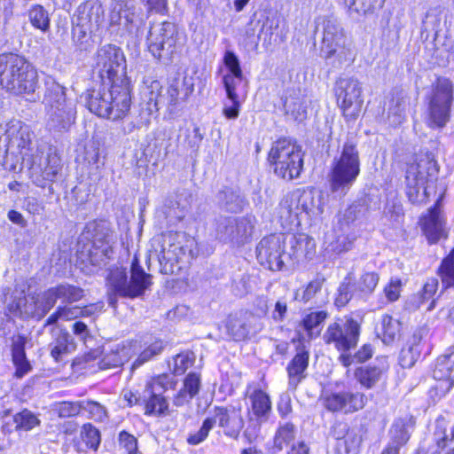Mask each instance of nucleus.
<instances>
[{
  "instance_id": "1",
  "label": "nucleus",
  "mask_w": 454,
  "mask_h": 454,
  "mask_svg": "<svg viewBox=\"0 0 454 454\" xmlns=\"http://www.w3.org/2000/svg\"><path fill=\"white\" fill-rule=\"evenodd\" d=\"M94 60V68L103 84L88 91V108L102 118L123 119L131 105V87L126 76L124 54L120 48L106 44L98 49Z\"/></svg>"
},
{
  "instance_id": "2",
  "label": "nucleus",
  "mask_w": 454,
  "mask_h": 454,
  "mask_svg": "<svg viewBox=\"0 0 454 454\" xmlns=\"http://www.w3.org/2000/svg\"><path fill=\"white\" fill-rule=\"evenodd\" d=\"M0 85L15 95H34L38 88L37 71L20 55L1 54Z\"/></svg>"
},
{
  "instance_id": "3",
  "label": "nucleus",
  "mask_w": 454,
  "mask_h": 454,
  "mask_svg": "<svg viewBox=\"0 0 454 454\" xmlns=\"http://www.w3.org/2000/svg\"><path fill=\"white\" fill-rule=\"evenodd\" d=\"M360 166L359 152L356 145L351 142H346L340 155L333 159L328 174L331 192L340 197H344L360 175Z\"/></svg>"
},
{
  "instance_id": "4",
  "label": "nucleus",
  "mask_w": 454,
  "mask_h": 454,
  "mask_svg": "<svg viewBox=\"0 0 454 454\" xmlns=\"http://www.w3.org/2000/svg\"><path fill=\"white\" fill-rule=\"evenodd\" d=\"M43 104L47 114L46 126L51 131L67 130L74 122L76 116L75 104L66 97V88L56 82H46Z\"/></svg>"
},
{
  "instance_id": "5",
  "label": "nucleus",
  "mask_w": 454,
  "mask_h": 454,
  "mask_svg": "<svg viewBox=\"0 0 454 454\" xmlns=\"http://www.w3.org/2000/svg\"><path fill=\"white\" fill-rule=\"evenodd\" d=\"M109 286V304L115 307L116 295L135 298L140 296L152 284L151 275L146 274L135 259L131 265L130 277L122 268L111 270L107 278Z\"/></svg>"
},
{
  "instance_id": "6",
  "label": "nucleus",
  "mask_w": 454,
  "mask_h": 454,
  "mask_svg": "<svg viewBox=\"0 0 454 454\" xmlns=\"http://www.w3.org/2000/svg\"><path fill=\"white\" fill-rule=\"evenodd\" d=\"M268 160L275 174L286 180L298 177L303 167L300 146L286 138L278 139L272 144Z\"/></svg>"
},
{
  "instance_id": "7",
  "label": "nucleus",
  "mask_w": 454,
  "mask_h": 454,
  "mask_svg": "<svg viewBox=\"0 0 454 454\" xmlns=\"http://www.w3.org/2000/svg\"><path fill=\"white\" fill-rule=\"evenodd\" d=\"M322 51L326 59L335 57L340 65L350 64L356 58L352 41L335 19L327 18L323 21Z\"/></svg>"
},
{
  "instance_id": "8",
  "label": "nucleus",
  "mask_w": 454,
  "mask_h": 454,
  "mask_svg": "<svg viewBox=\"0 0 454 454\" xmlns=\"http://www.w3.org/2000/svg\"><path fill=\"white\" fill-rule=\"evenodd\" d=\"M453 83L444 77L436 80L428 98L426 124L431 129H442L450 118Z\"/></svg>"
},
{
  "instance_id": "9",
  "label": "nucleus",
  "mask_w": 454,
  "mask_h": 454,
  "mask_svg": "<svg viewBox=\"0 0 454 454\" xmlns=\"http://www.w3.org/2000/svg\"><path fill=\"white\" fill-rule=\"evenodd\" d=\"M436 172L435 162L423 156L408 166L406 171V193L412 203L425 202L429 196L430 178Z\"/></svg>"
},
{
  "instance_id": "10",
  "label": "nucleus",
  "mask_w": 454,
  "mask_h": 454,
  "mask_svg": "<svg viewBox=\"0 0 454 454\" xmlns=\"http://www.w3.org/2000/svg\"><path fill=\"white\" fill-rule=\"evenodd\" d=\"M337 103L347 121H355L361 114L364 98L361 82L354 77H341L336 82Z\"/></svg>"
},
{
  "instance_id": "11",
  "label": "nucleus",
  "mask_w": 454,
  "mask_h": 454,
  "mask_svg": "<svg viewBox=\"0 0 454 454\" xmlns=\"http://www.w3.org/2000/svg\"><path fill=\"white\" fill-rule=\"evenodd\" d=\"M184 235L168 234L163 238L162 248L158 254V260L161 266V272L164 274H177L183 268V263L191 256L187 254L188 243L192 244V239H186L185 245L183 241ZM191 253V250H189Z\"/></svg>"
},
{
  "instance_id": "12",
  "label": "nucleus",
  "mask_w": 454,
  "mask_h": 454,
  "mask_svg": "<svg viewBox=\"0 0 454 454\" xmlns=\"http://www.w3.org/2000/svg\"><path fill=\"white\" fill-rule=\"evenodd\" d=\"M360 335V325L353 318L338 319L328 325L323 340L340 352H348L356 347Z\"/></svg>"
},
{
  "instance_id": "13",
  "label": "nucleus",
  "mask_w": 454,
  "mask_h": 454,
  "mask_svg": "<svg viewBox=\"0 0 454 454\" xmlns=\"http://www.w3.org/2000/svg\"><path fill=\"white\" fill-rule=\"evenodd\" d=\"M306 212L322 214L324 207L320 202V196L316 200L312 192H306L299 196L297 193L286 194L279 203L278 215L282 225L288 227L297 221L299 215V203Z\"/></svg>"
},
{
  "instance_id": "14",
  "label": "nucleus",
  "mask_w": 454,
  "mask_h": 454,
  "mask_svg": "<svg viewBox=\"0 0 454 454\" xmlns=\"http://www.w3.org/2000/svg\"><path fill=\"white\" fill-rule=\"evenodd\" d=\"M176 27L171 22L153 25L147 38L150 52L158 59L170 60L176 51Z\"/></svg>"
},
{
  "instance_id": "15",
  "label": "nucleus",
  "mask_w": 454,
  "mask_h": 454,
  "mask_svg": "<svg viewBox=\"0 0 454 454\" xmlns=\"http://www.w3.org/2000/svg\"><path fill=\"white\" fill-rule=\"evenodd\" d=\"M73 25L81 29L82 35L97 31L104 21V9L99 0H86L76 9Z\"/></svg>"
},
{
  "instance_id": "16",
  "label": "nucleus",
  "mask_w": 454,
  "mask_h": 454,
  "mask_svg": "<svg viewBox=\"0 0 454 454\" xmlns=\"http://www.w3.org/2000/svg\"><path fill=\"white\" fill-rule=\"evenodd\" d=\"M29 165L31 177L38 186H43V181H53L61 169L60 157L55 153H49L43 156L39 153L33 154L32 159L27 160Z\"/></svg>"
},
{
  "instance_id": "17",
  "label": "nucleus",
  "mask_w": 454,
  "mask_h": 454,
  "mask_svg": "<svg viewBox=\"0 0 454 454\" xmlns=\"http://www.w3.org/2000/svg\"><path fill=\"white\" fill-rule=\"evenodd\" d=\"M285 242L279 235L263 238L257 246V259L270 270H280L284 266Z\"/></svg>"
},
{
  "instance_id": "18",
  "label": "nucleus",
  "mask_w": 454,
  "mask_h": 454,
  "mask_svg": "<svg viewBox=\"0 0 454 454\" xmlns=\"http://www.w3.org/2000/svg\"><path fill=\"white\" fill-rule=\"evenodd\" d=\"M207 419L211 420L212 428L217 424L226 435L235 438L244 425L240 409L233 406L215 407L213 413Z\"/></svg>"
},
{
  "instance_id": "19",
  "label": "nucleus",
  "mask_w": 454,
  "mask_h": 454,
  "mask_svg": "<svg viewBox=\"0 0 454 454\" xmlns=\"http://www.w3.org/2000/svg\"><path fill=\"white\" fill-rule=\"evenodd\" d=\"M193 90L194 83L192 77H176L169 82L166 92L161 96V101L163 105L174 107L185 102Z\"/></svg>"
},
{
  "instance_id": "20",
  "label": "nucleus",
  "mask_w": 454,
  "mask_h": 454,
  "mask_svg": "<svg viewBox=\"0 0 454 454\" xmlns=\"http://www.w3.org/2000/svg\"><path fill=\"white\" fill-rule=\"evenodd\" d=\"M422 230L429 243H436L446 237L444 220L440 209L434 207L421 220Z\"/></svg>"
},
{
  "instance_id": "21",
  "label": "nucleus",
  "mask_w": 454,
  "mask_h": 454,
  "mask_svg": "<svg viewBox=\"0 0 454 454\" xmlns=\"http://www.w3.org/2000/svg\"><path fill=\"white\" fill-rule=\"evenodd\" d=\"M103 303L90 304L85 307L79 306H64L59 307L58 310L52 313L47 319L46 324H55L58 320H73L79 317H89L97 312L101 311Z\"/></svg>"
},
{
  "instance_id": "22",
  "label": "nucleus",
  "mask_w": 454,
  "mask_h": 454,
  "mask_svg": "<svg viewBox=\"0 0 454 454\" xmlns=\"http://www.w3.org/2000/svg\"><path fill=\"white\" fill-rule=\"evenodd\" d=\"M247 224L246 220H241L239 223L230 217L219 216L215 219V237L216 239L226 241L237 237H243L246 234H240V229Z\"/></svg>"
},
{
  "instance_id": "23",
  "label": "nucleus",
  "mask_w": 454,
  "mask_h": 454,
  "mask_svg": "<svg viewBox=\"0 0 454 454\" xmlns=\"http://www.w3.org/2000/svg\"><path fill=\"white\" fill-rule=\"evenodd\" d=\"M309 351L305 347H301L298 348L296 355L287 366L289 385L294 388L304 378V372L309 364Z\"/></svg>"
},
{
  "instance_id": "24",
  "label": "nucleus",
  "mask_w": 454,
  "mask_h": 454,
  "mask_svg": "<svg viewBox=\"0 0 454 454\" xmlns=\"http://www.w3.org/2000/svg\"><path fill=\"white\" fill-rule=\"evenodd\" d=\"M387 369V361L383 358L379 361V365L357 368L355 372V378L363 387L370 389L380 380Z\"/></svg>"
},
{
  "instance_id": "25",
  "label": "nucleus",
  "mask_w": 454,
  "mask_h": 454,
  "mask_svg": "<svg viewBox=\"0 0 454 454\" xmlns=\"http://www.w3.org/2000/svg\"><path fill=\"white\" fill-rule=\"evenodd\" d=\"M291 256L297 261L310 260L316 254V242L306 234H299L291 241Z\"/></svg>"
},
{
  "instance_id": "26",
  "label": "nucleus",
  "mask_w": 454,
  "mask_h": 454,
  "mask_svg": "<svg viewBox=\"0 0 454 454\" xmlns=\"http://www.w3.org/2000/svg\"><path fill=\"white\" fill-rule=\"evenodd\" d=\"M27 339L24 336L18 335L12 340V361L16 366L15 375L22 378L31 370V365L26 358L25 345Z\"/></svg>"
},
{
  "instance_id": "27",
  "label": "nucleus",
  "mask_w": 454,
  "mask_h": 454,
  "mask_svg": "<svg viewBox=\"0 0 454 454\" xmlns=\"http://www.w3.org/2000/svg\"><path fill=\"white\" fill-rule=\"evenodd\" d=\"M200 389V377L197 373H189L184 380V387L174 399L176 406H182L192 399Z\"/></svg>"
},
{
  "instance_id": "28",
  "label": "nucleus",
  "mask_w": 454,
  "mask_h": 454,
  "mask_svg": "<svg viewBox=\"0 0 454 454\" xmlns=\"http://www.w3.org/2000/svg\"><path fill=\"white\" fill-rule=\"evenodd\" d=\"M253 414L261 421H265L271 411L270 396L261 389L254 390L249 396Z\"/></svg>"
},
{
  "instance_id": "29",
  "label": "nucleus",
  "mask_w": 454,
  "mask_h": 454,
  "mask_svg": "<svg viewBox=\"0 0 454 454\" xmlns=\"http://www.w3.org/2000/svg\"><path fill=\"white\" fill-rule=\"evenodd\" d=\"M253 318L247 314L231 316L226 325L229 335L236 340H245L249 334V323Z\"/></svg>"
},
{
  "instance_id": "30",
  "label": "nucleus",
  "mask_w": 454,
  "mask_h": 454,
  "mask_svg": "<svg viewBox=\"0 0 454 454\" xmlns=\"http://www.w3.org/2000/svg\"><path fill=\"white\" fill-rule=\"evenodd\" d=\"M434 439L439 448H445L454 441V424H450L444 418L440 417L435 421Z\"/></svg>"
},
{
  "instance_id": "31",
  "label": "nucleus",
  "mask_w": 454,
  "mask_h": 454,
  "mask_svg": "<svg viewBox=\"0 0 454 454\" xmlns=\"http://www.w3.org/2000/svg\"><path fill=\"white\" fill-rule=\"evenodd\" d=\"M296 427L291 422L280 424L276 431L273 444L276 449L282 450L294 442Z\"/></svg>"
},
{
  "instance_id": "32",
  "label": "nucleus",
  "mask_w": 454,
  "mask_h": 454,
  "mask_svg": "<svg viewBox=\"0 0 454 454\" xmlns=\"http://www.w3.org/2000/svg\"><path fill=\"white\" fill-rule=\"evenodd\" d=\"M121 12H125V21H123V26L125 27L134 24L139 20L134 6H129L127 4L116 3L110 12V21L112 24L121 25Z\"/></svg>"
},
{
  "instance_id": "33",
  "label": "nucleus",
  "mask_w": 454,
  "mask_h": 454,
  "mask_svg": "<svg viewBox=\"0 0 454 454\" xmlns=\"http://www.w3.org/2000/svg\"><path fill=\"white\" fill-rule=\"evenodd\" d=\"M401 324L389 315H384L381 317L379 335L386 344L392 343L400 335Z\"/></svg>"
},
{
  "instance_id": "34",
  "label": "nucleus",
  "mask_w": 454,
  "mask_h": 454,
  "mask_svg": "<svg viewBox=\"0 0 454 454\" xmlns=\"http://www.w3.org/2000/svg\"><path fill=\"white\" fill-rule=\"evenodd\" d=\"M454 359L451 356H442L437 360L433 371V377L436 380H446L449 387L454 384Z\"/></svg>"
},
{
  "instance_id": "35",
  "label": "nucleus",
  "mask_w": 454,
  "mask_h": 454,
  "mask_svg": "<svg viewBox=\"0 0 454 454\" xmlns=\"http://www.w3.org/2000/svg\"><path fill=\"white\" fill-rule=\"evenodd\" d=\"M82 442L78 443V448L82 451L88 450H96L100 442L99 431L90 424H85L81 431Z\"/></svg>"
},
{
  "instance_id": "36",
  "label": "nucleus",
  "mask_w": 454,
  "mask_h": 454,
  "mask_svg": "<svg viewBox=\"0 0 454 454\" xmlns=\"http://www.w3.org/2000/svg\"><path fill=\"white\" fill-rule=\"evenodd\" d=\"M343 413H354L361 411L367 403V396L361 392L344 391Z\"/></svg>"
},
{
  "instance_id": "37",
  "label": "nucleus",
  "mask_w": 454,
  "mask_h": 454,
  "mask_svg": "<svg viewBox=\"0 0 454 454\" xmlns=\"http://www.w3.org/2000/svg\"><path fill=\"white\" fill-rule=\"evenodd\" d=\"M145 88L144 90L145 97L148 99L149 110L152 111L151 106H153L155 110H158L160 105H163L161 101L162 86L157 80L147 79L145 82Z\"/></svg>"
},
{
  "instance_id": "38",
  "label": "nucleus",
  "mask_w": 454,
  "mask_h": 454,
  "mask_svg": "<svg viewBox=\"0 0 454 454\" xmlns=\"http://www.w3.org/2000/svg\"><path fill=\"white\" fill-rule=\"evenodd\" d=\"M28 18L31 25L41 30L47 32L50 28V18L46 10L41 5L33 6L28 12Z\"/></svg>"
},
{
  "instance_id": "39",
  "label": "nucleus",
  "mask_w": 454,
  "mask_h": 454,
  "mask_svg": "<svg viewBox=\"0 0 454 454\" xmlns=\"http://www.w3.org/2000/svg\"><path fill=\"white\" fill-rule=\"evenodd\" d=\"M438 276L444 288L454 287V250L442 262Z\"/></svg>"
},
{
  "instance_id": "40",
  "label": "nucleus",
  "mask_w": 454,
  "mask_h": 454,
  "mask_svg": "<svg viewBox=\"0 0 454 454\" xmlns=\"http://www.w3.org/2000/svg\"><path fill=\"white\" fill-rule=\"evenodd\" d=\"M380 277L376 272H365L355 283V291L361 295H369L376 288Z\"/></svg>"
},
{
  "instance_id": "41",
  "label": "nucleus",
  "mask_w": 454,
  "mask_h": 454,
  "mask_svg": "<svg viewBox=\"0 0 454 454\" xmlns=\"http://www.w3.org/2000/svg\"><path fill=\"white\" fill-rule=\"evenodd\" d=\"M284 106L286 114L297 121H303L307 117L306 102L301 98H287Z\"/></svg>"
},
{
  "instance_id": "42",
  "label": "nucleus",
  "mask_w": 454,
  "mask_h": 454,
  "mask_svg": "<svg viewBox=\"0 0 454 454\" xmlns=\"http://www.w3.org/2000/svg\"><path fill=\"white\" fill-rule=\"evenodd\" d=\"M144 345L145 347L143 351L140 352L133 366H139L143 364L144 363L153 358L154 356L159 355L163 349L162 341L160 340H156L153 342L145 341Z\"/></svg>"
},
{
  "instance_id": "43",
  "label": "nucleus",
  "mask_w": 454,
  "mask_h": 454,
  "mask_svg": "<svg viewBox=\"0 0 454 454\" xmlns=\"http://www.w3.org/2000/svg\"><path fill=\"white\" fill-rule=\"evenodd\" d=\"M51 346V355L55 361H60L63 356L70 353V344L67 333H60Z\"/></svg>"
},
{
  "instance_id": "44",
  "label": "nucleus",
  "mask_w": 454,
  "mask_h": 454,
  "mask_svg": "<svg viewBox=\"0 0 454 454\" xmlns=\"http://www.w3.org/2000/svg\"><path fill=\"white\" fill-rule=\"evenodd\" d=\"M384 0H345L346 5L357 13H367L380 7Z\"/></svg>"
},
{
  "instance_id": "45",
  "label": "nucleus",
  "mask_w": 454,
  "mask_h": 454,
  "mask_svg": "<svg viewBox=\"0 0 454 454\" xmlns=\"http://www.w3.org/2000/svg\"><path fill=\"white\" fill-rule=\"evenodd\" d=\"M344 391L326 393L323 397L324 406L333 412H343Z\"/></svg>"
},
{
  "instance_id": "46",
  "label": "nucleus",
  "mask_w": 454,
  "mask_h": 454,
  "mask_svg": "<svg viewBox=\"0 0 454 454\" xmlns=\"http://www.w3.org/2000/svg\"><path fill=\"white\" fill-rule=\"evenodd\" d=\"M16 428L28 431L38 426L40 421L35 414L27 410H24L14 416Z\"/></svg>"
},
{
  "instance_id": "47",
  "label": "nucleus",
  "mask_w": 454,
  "mask_h": 454,
  "mask_svg": "<svg viewBox=\"0 0 454 454\" xmlns=\"http://www.w3.org/2000/svg\"><path fill=\"white\" fill-rule=\"evenodd\" d=\"M327 316V312L322 310L311 312L303 318L302 325L310 338L313 337V329L325 321Z\"/></svg>"
},
{
  "instance_id": "48",
  "label": "nucleus",
  "mask_w": 454,
  "mask_h": 454,
  "mask_svg": "<svg viewBox=\"0 0 454 454\" xmlns=\"http://www.w3.org/2000/svg\"><path fill=\"white\" fill-rule=\"evenodd\" d=\"M59 299L64 301L74 302L83 296V290L70 285H60L57 286Z\"/></svg>"
},
{
  "instance_id": "49",
  "label": "nucleus",
  "mask_w": 454,
  "mask_h": 454,
  "mask_svg": "<svg viewBox=\"0 0 454 454\" xmlns=\"http://www.w3.org/2000/svg\"><path fill=\"white\" fill-rule=\"evenodd\" d=\"M168 408L166 400L160 395L153 393L145 405L146 414H161Z\"/></svg>"
},
{
  "instance_id": "50",
  "label": "nucleus",
  "mask_w": 454,
  "mask_h": 454,
  "mask_svg": "<svg viewBox=\"0 0 454 454\" xmlns=\"http://www.w3.org/2000/svg\"><path fill=\"white\" fill-rule=\"evenodd\" d=\"M403 288V281L397 277L390 278L389 282L384 287V294L388 301H395L400 297Z\"/></svg>"
},
{
  "instance_id": "51",
  "label": "nucleus",
  "mask_w": 454,
  "mask_h": 454,
  "mask_svg": "<svg viewBox=\"0 0 454 454\" xmlns=\"http://www.w3.org/2000/svg\"><path fill=\"white\" fill-rule=\"evenodd\" d=\"M419 357V350L417 346L403 348L399 357L400 364L403 368H410L414 365Z\"/></svg>"
},
{
  "instance_id": "52",
  "label": "nucleus",
  "mask_w": 454,
  "mask_h": 454,
  "mask_svg": "<svg viewBox=\"0 0 454 454\" xmlns=\"http://www.w3.org/2000/svg\"><path fill=\"white\" fill-rule=\"evenodd\" d=\"M393 440L398 444L403 445L410 438L409 432L403 420H397L394 423L390 430Z\"/></svg>"
},
{
  "instance_id": "53",
  "label": "nucleus",
  "mask_w": 454,
  "mask_h": 454,
  "mask_svg": "<svg viewBox=\"0 0 454 454\" xmlns=\"http://www.w3.org/2000/svg\"><path fill=\"white\" fill-rule=\"evenodd\" d=\"M193 364V358L188 353H182L174 358L173 372L175 374L181 375Z\"/></svg>"
},
{
  "instance_id": "54",
  "label": "nucleus",
  "mask_w": 454,
  "mask_h": 454,
  "mask_svg": "<svg viewBox=\"0 0 454 454\" xmlns=\"http://www.w3.org/2000/svg\"><path fill=\"white\" fill-rule=\"evenodd\" d=\"M119 443L127 454H141L137 450V440L135 436L122 431L119 434Z\"/></svg>"
},
{
  "instance_id": "55",
  "label": "nucleus",
  "mask_w": 454,
  "mask_h": 454,
  "mask_svg": "<svg viewBox=\"0 0 454 454\" xmlns=\"http://www.w3.org/2000/svg\"><path fill=\"white\" fill-rule=\"evenodd\" d=\"M223 62L227 68V73L223 75H243L239 60L233 52L227 51L224 54Z\"/></svg>"
},
{
  "instance_id": "56",
  "label": "nucleus",
  "mask_w": 454,
  "mask_h": 454,
  "mask_svg": "<svg viewBox=\"0 0 454 454\" xmlns=\"http://www.w3.org/2000/svg\"><path fill=\"white\" fill-rule=\"evenodd\" d=\"M243 75H223V83L226 90L227 98L239 97L238 86L242 82Z\"/></svg>"
},
{
  "instance_id": "57",
  "label": "nucleus",
  "mask_w": 454,
  "mask_h": 454,
  "mask_svg": "<svg viewBox=\"0 0 454 454\" xmlns=\"http://www.w3.org/2000/svg\"><path fill=\"white\" fill-rule=\"evenodd\" d=\"M220 200L223 201L227 210L237 212L241 208V200L239 195L231 191H224L220 194Z\"/></svg>"
},
{
  "instance_id": "58",
  "label": "nucleus",
  "mask_w": 454,
  "mask_h": 454,
  "mask_svg": "<svg viewBox=\"0 0 454 454\" xmlns=\"http://www.w3.org/2000/svg\"><path fill=\"white\" fill-rule=\"evenodd\" d=\"M113 250L108 244H102L101 247L95 246L93 251H90V261L93 264H98L105 258H110Z\"/></svg>"
},
{
  "instance_id": "59",
  "label": "nucleus",
  "mask_w": 454,
  "mask_h": 454,
  "mask_svg": "<svg viewBox=\"0 0 454 454\" xmlns=\"http://www.w3.org/2000/svg\"><path fill=\"white\" fill-rule=\"evenodd\" d=\"M82 409L87 411L91 419L95 420L103 421L106 417V411L105 407L97 402L89 401L82 406Z\"/></svg>"
},
{
  "instance_id": "60",
  "label": "nucleus",
  "mask_w": 454,
  "mask_h": 454,
  "mask_svg": "<svg viewBox=\"0 0 454 454\" xmlns=\"http://www.w3.org/2000/svg\"><path fill=\"white\" fill-rule=\"evenodd\" d=\"M211 429V420H207V419H206L200 430L189 435L187 442L192 445H197L200 443L207 437L208 433Z\"/></svg>"
},
{
  "instance_id": "61",
  "label": "nucleus",
  "mask_w": 454,
  "mask_h": 454,
  "mask_svg": "<svg viewBox=\"0 0 454 454\" xmlns=\"http://www.w3.org/2000/svg\"><path fill=\"white\" fill-rule=\"evenodd\" d=\"M231 101V105L228 106L225 104L223 108V114L230 120H235L239 115V111L241 107V101L239 100V97L228 98Z\"/></svg>"
},
{
  "instance_id": "62",
  "label": "nucleus",
  "mask_w": 454,
  "mask_h": 454,
  "mask_svg": "<svg viewBox=\"0 0 454 454\" xmlns=\"http://www.w3.org/2000/svg\"><path fill=\"white\" fill-rule=\"evenodd\" d=\"M59 299L58 288H51L43 293L41 303L43 314L47 313Z\"/></svg>"
},
{
  "instance_id": "63",
  "label": "nucleus",
  "mask_w": 454,
  "mask_h": 454,
  "mask_svg": "<svg viewBox=\"0 0 454 454\" xmlns=\"http://www.w3.org/2000/svg\"><path fill=\"white\" fill-rule=\"evenodd\" d=\"M82 406L79 403L63 402L58 406L59 417L67 418L78 414Z\"/></svg>"
},
{
  "instance_id": "64",
  "label": "nucleus",
  "mask_w": 454,
  "mask_h": 454,
  "mask_svg": "<svg viewBox=\"0 0 454 454\" xmlns=\"http://www.w3.org/2000/svg\"><path fill=\"white\" fill-rule=\"evenodd\" d=\"M324 280L323 278H317L310 281L303 291L302 300L304 301L311 300L321 290Z\"/></svg>"
}]
</instances>
